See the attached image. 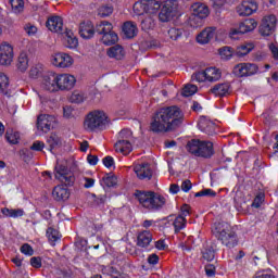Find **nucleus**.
Listing matches in <instances>:
<instances>
[{"label": "nucleus", "instance_id": "1", "mask_svg": "<svg viewBox=\"0 0 278 278\" xmlns=\"http://www.w3.org/2000/svg\"><path fill=\"white\" fill-rule=\"evenodd\" d=\"M184 123V111L177 105L160 109L150 125L151 131L156 134L162 131H173Z\"/></svg>", "mask_w": 278, "mask_h": 278}, {"label": "nucleus", "instance_id": "2", "mask_svg": "<svg viewBox=\"0 0 278 278\" xmlns=\"http://www.w3.org/2000/svg\"><path fill=\"white\" fill-rule=\"evenodd\" d=\"M213 235L224 247L227 249H235L238 247V233H236V229L226 222H219L214 225L212 228Z\"/></svg>", "mask_w": 278, "mask_h": 278}, {"label": "nucleus", "instance_id": "3", "mask_svg": "<svg viewBox=\"0 0 278 278\" xmlns=\"http://www.w3.org/2000/svg\"><path fill=\"white\" fill-rule=\"evenodd\" d=\"M135 195L139 204L150 212H157L166 205V198L154 191H136Z\"/></svg>", "mask_w": 278, "mask_h": 278}, {"label": "nucleus", "instance_id": "4", "mask_svg": "<svg viewBox=\"0 0 278 278\" xmlns=\"http://www.w3.org/2000/svg\"><path fill=\"white\" fill-rule=\"evenodd\" d=\"M109 125L108 114L101 110H93L85 116L83 127L85 131H103Z\"/></svg>", "mask_w": 278, "mask_h": 278}, {"label": "nucleus", "instance_id": "5", "mask_svg": "<svg viewBox=\"0 0 278 278\" xmlns=\"http://www.w3.org/2000/svg\"><path fill=\"white\" fill-rule=\"evenodd\" d=\"M187 151L195 157L210 159L214 155V143L201 139H192L187 143Z\"/></svg>", "mask_w": 278, "mask_h": 278}, {"label": "nucleus", "instance_id": "6", "mask_svg": "<svg viewBox=\"0 0 278 278\" xmlns=\"http://www.w3.org/2000/svg\"><path fill=\"white\" fill-rule=\"evenodd\" d=\"M187 216H190V205L184 204L180 208L179 215H169L167 217V223L174 227L175 233H179V231L186 229V225L188 223L186 219Z\"/></svg>", "mask_w": 278, "mask_h": 278}, {"label": "nucleus", "instance_id": "7", "mask_svg": "<svg viewBox=\"0 0 278 278\" xmlns=\"http://www.w3.org/2000/svg\"><path fill=\"white\" fill-rule=\"evenodd\" d=\"M192 16L189 20L191 27H201V21L210 16V8L201 2H195L191 5Z\"/></svg>", "mask_w": 278, "mask_h": 278}, {"label": "nucleus", "instance_id": "8", "mask_svg": "<svg viewBox=\"0 0 278 278\" xmlns=\"http://www.w3.org/2000/svg\"><path fill=\"white\" fill-rule=\"evenodd\" d=\"M54 177L63 184V186H73L75 184V174L68 169V167L56 163L54 167Z\"/></svg>", "mask_w": 278, "mask_h": 278}, {"label": "nucleus", "instance_id": "9", "mask_svg": "<svg viewBox=\"0 0 278 278\" xmlns=\"http://www.w3.org/2000/svg\"><path fill=\"white\" fill-rule=\"evenodd\" d=\"M223 77V73L217 67H207L204 71L198 72L192 76V79L199 81H218Z\"/></svg>", "mask_w": 278, "mask_h": 278}, {"label": "nucleus", "instance_id": "10", "mask_svg": "<svg viewBox=\"0 0 278 278\" xmlns=\"http://www.w3.org/2000/svg\"><path fill=\"white\" fill-rule=\"evenodd\" d=\"M50 63L55 68H71L75 64V59L66 52H55L50 56Z\"/></svg>", "mask_w": 278, "mask_h": 278}, {"label": "nucleus", "instance_id": "11", "mask_svg": "<svg viewBox=\"0 0 278 278\" xmlns=\"http://www.w3.org/2000/svg\"><path fill=\"white\" fill-rule=\"evenodd\" d=\"M59 81V92H67L68 90H73L75 85L77 84V78L73 74L62 73L58 74Z\"/></svg>", "mask_w": 278, "mask_h": 278}, {"label": "nucleus", "instance_id": "12", "mask_svg": "<svg viewBox=\"0 0 278 278\" xmlns=\"http://www.w3.org/2000/svg\"><path fill=\"white\" fill-rule=\"evenodd\" d=\"M260 67L254 63H240L233 67V74L237 77H251L256 75Z\"/></svg>", "mask_w": 278, "mask_h": 278}, {"label": "nucleus", "instance_id": "13", "mask_svg": "<svg viewBox=\"0 0 278 278\" xmlns=\"http://www.w3.org/2000/svg\"><path fill=\"white\" fill-rule=\"evenodd\" d=\"M41 88L47 92H59L58 73L49 72L46 74L42 77Z\"/></svg>", "mask_w": 278, "mask_h": 278}, {"label": "nucleus", "instance_id": "14", "mask_svg": "<svg viewBox=\"0 0 278 278\" xmlns=\"http://www.w3.org/2000/svg\"><path fill=\"white\" fill-rule=\"evenodd\" d=\"M14 62V48L8 42L0 45V65L10 66Z\"/></svg>", "mask_w": 278, "mask_h": 278}, {"label": "nucleus", "instance_id": "15", "mask_svg": "<svg viewBox=\"0 0 278 278\" xmlns=\"http://www.w3.org/2000/svg\"><path fill=\"white\" fill-rule=\"evenodd\" d=\"M276 27H277V16L267 15L262 20V24L260 26V33L262 34V36H270L275 31Z\"/></svg>", "mask_w": 278, "mask_h": 278}, {"label": "nucleus", "instance_id": "16", "mask_svg": "<svg viewBox=\"0 0 278 278\" xmlns=\"http://www.w3.org/2000/svg\"><path fill=\"white\" fill-rule=\"evenodd\" d=\"M55 125V116L41 114L37 117V129L47 134L51 131Z\"/></svg>", "mask_w": 278, "mask_h": 278}, {"label": "nucleus", "instance_id": "17", "mask_svg": "<svg viewBox=\"0 0 278 278\" xmlns=\"http://www.w3.org/2000/svg\"><path fill=\"white\" fill-rule=\"evenodd\" d=\"M216 34H218V29L214 26H208L198 34L197 42L199 45H210L216 38Z\"/></svg>", "mask_w": 278, "mask_h": 278}, {"label": "nucleus", "instance_id": "18", "mask_svg": "<svg viewBox=\"0 0 278 278\" xmlns=\"http://www.w3.org/2000/svg\"><path fill=\"white\" fill-rule=\"evenodd\" d=\"M257 12V2L253 0H244L237 7L239 16H251Z\"/></svg>", "mask_w": 278, "mask_h": 278}, {"label": "nucleus", "instance_id": "19", "mask_svg": "<svg viewBox=\"0 0 278 278\" xmlns=\"http://www.w3.org/2000/svg\"><path fill=\"white\" fill-rule=\"evenodd\" d=\"M134 172L138 179H147L149 181L153 177V169L149 163L135 164Z\"/></svg>", "mask_w": 278, "mask_h": 278}, {"label": "nucleus", "instance_id": "20", "mask_svg": "<svg viewBox=\"0 0 278 278\" xmlns=\"http://www.w3.org/2000/svg\"><path fill=\"white\" fill-rule=\"evenodd\" d=\"M198 127L207 136H214L216 134V124L212 122V119L207 118L206 116L200 117L198 122Z\"/></svg>", "mask_w": 278, "mask_h": 278}, {"label": "nucleus", "instance_id": "21", "mask_svg": "<svg viewBox=\"0 0 278 278\" xmlns=\"http://www.w3.org/2000/svg\"><path fill=\"white\" fill-rule=\"evenodd\" d=\"M173 3H175V0H165V2H163V7L159 14V20L162 23H168V21H170V17L173 16Z\"/></svg>", "mask_w": 278, "mask_h": 278}, {"label": "nucleus", "instance_id": "22", "mask_svg": "<svg viewBox=\"0 0 278 278\" xmlns=\"http://www.w3.org/2000/svg\"><path fill=\"white\" fill-rule=\"evenodd\" d=\"M47 27L50 31H54L55 34H62V29L64 27V22L61 16H51L47 21Z\"/></svg>", "mask_w": 278, "mask_h": 278}, {"label": "nucleus", "instance_id": "23", "mask_svg": "<svg viewBox=\"0 0 278 278\" xmlns=\"http://www.w3.org/2000/svg\"><path fill=\"white\" fill-rule=\"evenodd\" d=\"M79 35L85 40H88L94 36V26L92 25V22H83L79 25Z\"/></svg>", "mask_w": 278, "mask_h": 278}, {"label": "nucleus", "instance_id": "24", "mask_svg": "<svg viewBox=\"0 0 278 278\" xmlns=\"http://www.w3.org/2000/svg\"><path fill=\"white\" fill-rule=\"evenodd\" d=\"M229 90H231V86L228 83H222L211 88L210 93L214 94V97H227Z\"/></svg>", "mask_w": 278, "mask_h": 278}, {"label": "nucleus", "instance_id": "25", "mask_svg": "<svg viewBox=\"0 0 278 278\" xmlns=\"http://www.w3.org/2000/svg\"><path fill=\"white\" fill-rule=\"evenodd\" d=\"M116 153H122V155H129L131 151H134V147L131 146V141L129 140H117L115 143Z\"/></svg>", "mask_w": 278, "mask_h": 278}, {"label": "nucleus", "instance_id": "26", "mask_svg": "<svg viewBox=\"0 0 278 278\" xmlns=\"http://www.w3.org/2000/svg\"><path fill=\"white\" fill-rule=\"evenodd\" d=\"M52 197L55 201H66L71 197V191L62 185L54 187Z\"/></svg>", "mask_w": 278, "mask_h": 278}, {"label": "nucleus", "instance_id": "27", "mask_svg": "<svg viewBox=\"0 0 278 278\" xmlns=\"http://www.w3.org/2000/svg\"><path fill=\"white\" fill-rule=\"evenodd\" d=\"M153 241V235H151L150 231H141L137 236V247H140L141 249H147L149 244Z\"/></svg>", "mask_w": 278, "mask_h": 278}, {"label": "nucleus", "instance_id": "28", "mask_svg": "<svg viewBox=\"0 0 278 278\" xmlns=\"http://www.w3.org/2000/svg\"><path fill=\"white\" fill-rule=\"evenodd\" d=\"M106 55L112 60H123L125 58V49L121 45L113 46L108 49Z\"/></svg>", "mask_w": 278, "mask_h": 278}, {"label": "nucleus", "instance_id": "29", "mask_svg": "<svg viewBox=\"0 0 278 278\" xmlns=\"http://www.w3.org/2000/svg\"><path fill=\"white\" fill-rule=\"evenodd\" d=\"M148 14H157L166 0H146Z\"/></svg>", "mask_w": 278, "mask_h": 278}, {"label": "nucleus", "instance_id": "30", "mask_svg": "<svg viewBox=\"0 0 278 278\" xmlns=\"http://www.w3.org/2000/svg\"><path fill=\"white\" fill-rule=\"evenodd\" d=\"M16 68L20 70L21 73H25V71L29 68V56L27 55V52L20 53L16 62Z\"/></svg>", "mask_w": 278, "mask_h": 278}, {"label": "nucleus", "instance_id": "31", "mask_svg": "<svg viewBox=\"0 0 278 278\" xmlns=\"http://www.w3.org/2000/svg\"><path fill=\"white\" fill-rule=\"evenodd\" d=\"M123 33L126 38H135L138 35V26L134 22H126L123 25Z\"/></svg>", "mask_w": 278, "mask_h": 278}, {"label": "nucleus", "instance_id": "32", "mask_svg": "<svg viewBox=\"0 0 278 278\" xmlns=\"http://www.w3.org/2000/svg\"><path fill=\"white\" fill-rule=\"evenodd\" d=\"M257 27V22L254 18H248L239 25V31L241 34H249Z\"/></svg>", "mask_w": 278, "mask_h": 278}, {"label": "nucleus", "instance_id": "33", "mask_svg": "<svg viewBox=\"0 0 278 278\" xmlns=\"http://www.w3.org/2000/svg\"><path fill=\"white\" fill-rule=\"evenodd\" d=\"M253 49H255V45H253L252 42H248L237 47L235 53L237 58H244V55H249L250 51H252Z\"/></svg>", "mask_w": 278, "mask_h": 278}, {"label": "nucleus", "instance_id": "34", "mask_svg": "<svg viewBox=\"0 0 278 278\" xmlns=\"http://www.w3.org/2000/svg\"><path fill=\"white\" fill-rule=\"evenodd\" d=\"M77 45H79V41L77 40V37H75L73 30H66L65 47H67V49H77Z\"/></svg>", "mask_w": 278, "mask_h": 278}, {"label": "nucleus", "instance_id": "35", "mask_svg": "<svg viewBox=\"0 0 278 278\" xmlns=\"http://www.w3.org/2000/svg\"><path fill=\"white\" fill-rule=\"evenodd\" d=\"M3 216H8L9 218H21L25 216V211L23 208H8L4 207L1 210Z\"/></svg>", "mask_w": 278, "mask_h": 278}, {"label": "nucleus", "instance_id": "36", "mask_svg": "<svg viewBox=\"0 0 278 278\" xmlns=\"http://www.w3.org/2000/svg\"><path fill=\"white\" fill-rule=\"evenodd\" d=\"M113 29L112 23L108 21H102L96 26L97 34H100V36H105V34H110Z\"/></svg>", "mask_w": 278, "mask_h": 278}, {"label": "nucleus", "instance_id": "37", "mask_svg": "<svg viewBox=\"0 0 278 278\" xmlns=\"http://www.w3.org/2000/svg\"><path fill=\"white\" fill-rule=\"evenodd\" d=\"M147 5V0H141L134 4L132 10L137 16H142V14H149Z\"/></svg>", "mask_w": 278, "mask_h": 278}, {"label": "nucleus", "instance_id": "38", "mask_svg": "<svg viewBox=\"0 0 278 278\" xmlns=\"http://www.w3.org/2000/svg\"><path fill=\"white\" fill-rule=\"evenodd\" d=\"M101 41L106 46L116 45L118 42V35L111 30L102 36Z\"/></svg>", "mask_w": 278, "mask_h": 278}, {"label": "nucleus", "instance_id": "39", "mask_svg": "<svg viewBox=\"0 0 278 278\" xmlns=\"http://www.w3.org/2000/svg\"><path fill=\"white\" fill-rule=\"evenodd\" d=\"M5 140L9 142V144H18L21 140V132L15 130H7Z\"/></svg>", "mask_w": 278, "mask_h": 278}, {"label": "nucleus", "instance_id": "40", "mask_svg": "<svg viewBox=\"0 0 278 278\" xmlns=\"http://www.w3.org/2000/svg\"><path fill=\"white\" fill-rule=\"evenodd\" d=\"M47 238H48L50 244L55 245V242H58V240H60L62 238V235H60V231L50 227L47 229Z\"/></svg>", "mask_w": 278, "mask_h": 278}, {"label": "nucleus", "instance_id": "41", "mask_svg": "<svg viewBox=\"0 0 278 278\" xmlns=\"http://www.w3.org/2000/svg\"><path fill=\"white\" fill-rule=\"evenodd\" d=\"M42 71H45V65H42L40 63L35 64L30 67L29 77L31 79H38V77H40V75H42Z\"/></svg>", "mask_w": 278, "mask_h": 278}, {"label": "nucleus", "instance_id": "42", "mask_svg": "<svg viewBox=\"0 0 278 278\" xmlns=\"http://www.w3.org/2000/svg\"><path fill=\"white\" fill-rule=\"evenodd\" d=\"M113 12H114V7H112L110 4L102 5L98 9V14L102 18H105L106 16H111V14H113Z\"/></svg>", "mask_w": 278, "mask_h": 278}, {"label": "nucleus", "instance_id": "43", "mask_svg": "<svg viewBox=\"0 0 278 278\" xmlns=\"http://www.w3.org/2000/svg\"><path fill=\"white\" fill-rule=\"evenodd\" d=\"M10 4L15 14H21L25 9V2L23 0H10Z\"/></svg>", "mask_w": 278, "mask_h": 278}, {"label": "nucleus", "instance_id": "44", "mask_svg": "<svg viewBox=\"0 0 278 278\" xmlns=\"http://www.w3.org/2000/svg\"><path fill=\"white\" fill-rule=\"evenodd\" d=\"M153 27H155V20L153 18V16L149 15L141 21V29H144V31L153 29Z\"/></svg>", "mask_w": 278, "mask_h": 278}, {"label": "nucleus", "instance_id": "45", "mask_svg": "<svg viewBox=\"0 0 278 278\" xmlns=\"http://www.w3.org/2000/svg\"><path fill=\"white\" fill-rule=\"evenodd\" d=\"M8 86H10V79L4 73L0 72V94H5Z\"/></svg>", "mask_w": 278, "mask_h": 278}, {"label": "nucleus", "instance_id": "46", "mask_svg": "<svg viewBox=\"0 0 278 278\" xmlns=\"http://www.w3.org/2000/svg\"><path fill=\"white\" fill-rule=\"evenodd\" d=\"M198 90L199 88L197 87V85H186L182 88L181 94L182 97H192V94H197Z\"/></svg>", "mask_w": 278, "mask_h": 278}, {"label": "nucleus", "instance_id": "47", "mask_svg": "<svg viewBox=\"0 0 278 278\" xmlns=\"http://www.w3.org/2000/svg\"><path fill=\"white\" fill-rule=\"evenodd\" d=\"M252 278H276L275 273L270 269H263L256 271Z\"/></svg>", "mask_w": 278, "mask_h": 278}, {"label": "nucleus", "instance_id": "48", "mask_svg": "<svg viewBox=\"0 0 278 278\" xmlns=\"http://www.w3.org/2000/svg\"><path fill=\"white\" fill-rule=\"evenodd\" d=\"M48 144H50V149H55V148L60 147V144H62V139H60V137L58 135L52 134L48 138Z\"/></svg>", "mask_w": 278, "mask_h": 278}, {"label": "nucleus", "instance_id": "49", "mask_svg": "<svg viewBox=\"0 0 278 278\" xmlns=\"http://www.w3.org/2000/svg\"><path fill=\"white\" fill-rule=\"evenodd\" d=\"M219 55L222 60H231V58L233 56V50H231L230 47H224L219 49Z\"/></svg>", "mask_w": 278, "mask_h": 278}, {"label": "nucleus", "instance_id": "50", "mask_svg": "<svg viewBox=\"0 0 278 278\" xmlns=\"http://www.w3.org/2000/svg\"><path fill=\"white\" fill-rule=\"evenodd\" d=\"M168 36H169V38H170V40H179V38L181 37V36H184V29H181V28H170L169 30H168Z\"/></svg>", "mask_w": 278, "mask_h": 278}, {"label": "nucleus", "instance_id": "51", "mask_svg": "<svg viewBox=\"0 0 278 278\" xmlns=\"http://www.w3.org/2000/svg\"><path fill=\"white\" fill-rule=\"evenodd\" d=\"M266 199V195L264 192L257 193V195L254 198L252 202V207H255L256 210L262 207V203H264V200Z\"/></svg>", "mask_w": 278, "mask_h": 278}, {"label": "nucleus", "instance_id": "52", "mask_svg": "<svg viewBox=\"0 0 278 278\" xmlns=\"http://www.w3.org/2000/svg\"><path fill=\"white\" fill-rule=\"evenodd\" d=\"M102 181L108 186V188H114L116 186V176L112 174H106L103 178Z\"/></svg>", "mask_w": 278, "mask_h": 278}, {"label": "nucleus", "instance_id": "53", "mask_svg": "<svg viewBox=\"0 0 278 278\" xmlns=\"http://www.w3.org/2000/svg\"><path fill=\"white\" fill-rule=\"evenodd\" d=\"M86 100V97H84V93L79 91H74L71 97L72 103H84Z\"/></svg>", "mask_w": 278, "mask_h": 278}, {"label": "nucleus", "instance_id": "54", "mask_svg": "<svg viewBox=\"0 0 278 278\" xmlns=\"http://www.w3.org/2000/svg\"><path fill=\"white\" fill-rule=\"evenodd\" d=\"M24 31L27 34V36H36V34H38V27L31 23H28L25 24Z\"/></svg>", "mask_w": 278, "mask_h": 278}, {"label": "nucleus", "instance_id": "55", "mask_svg": "<svg viewBox=\"0 0 278 278\" xmlns=\"http://www.w3.org/2000/svg\"><path fill=\"white\" fill-rule=\"evenodd\" d=\"M132 132L129 129H122L118 134V140H128L131 142Z\"/></svg>", "mask_w": 278, "mask_h": 278}, {"label": "nucleus", "instance_id": "56", "mask_svg": "<svg viewBox=\"0 0 278 278\" xmlns=\"http://www.w3.org/2000/svg\"><path fill=\"white\" fill-rule=\"evenodd\" d=\"M63 116L64 118H75V109L72 106H64Z\"/></svg>", "mask_w": 278, "mask_h": 278}, {"label": "nucleus", "instance_id": "57", "mask_svg": "<svg viewBox=\"0 0 278 278\" xmlns=\"http://www.w3.org/2000/svg\"><path fill=\"white\" fill-rule=\"evenodd\" d=\"M21 253L31 256L34 255V249L31 248V245H29V243H25L21 247Z\"/></svg>", "mask_w": 278, "mask_h": 278}, {"label": "nucleus", "instance_id": "58", "mask_svg": "<svg viewBox=\"0 0 278 278\" xmlns=\"http://www.w3.org/2000/svg\"><path fill=\"white\" fill-rule=\"evenodd\" d=\"M195 197H216V192L212 189H204L195 193Z\"/></svg>", "mask_w": 278, "mask_h": 278}, {"label": "nucleus", "instance_id": "59", "mask_svg": "<svg viewBox=\"0 0 278 278\" xmlns=\"http://www.w3.org/2000/svg\"><path fill=\"white\" fill-rule=\"evenodd\" d=\"M42 149H45V142L42 141H34L30 146V151H42Z\"/></svg>", "mask_w": 278, "mask_h": 278}, {"label": "nucleus", "instance_id": "60", "mask_svg": "<svg viewBox=\"0 0 278 278\" xmlns=\"http://www.w3.org/2000/svg\"><path fill=\"white\" fill-rule=\"evenodd\" d=\"M215 257L214 250H205L203 252V258L206 260V262H212Z\"/></svg>", "mask_w": 278, "mask_h": 278}, {"label": "nucleus", "instance_id": "61", "mask_svg": "<svg viewBox=\"0 0 278 278\" xmlns=\"http://www.w3.org/2000/svg\"><path fill=\"white\" fill-rule=\"evenodd\" d=\"M205 274L207 277H214L216 275V267L213 264H207L205 266Z\"/></svg>", "mask_w": 278, "mask_h": 278}, {"label": "nucleus", "instance_id": "62", "mask_svg": "<svg viewBox=\"0 0 278 278\" xmlns=\"http://www.w3.org/2000/svg\"><path fill=\"white\" fill-rule=\"evenodd\" d=\"M30 266H33V268H41L42 260L40 257H31Z\"/></svg>", "mask_w": 278, "mask_h": 278}, {"label": "nucleus", "instance_id": "63", "mask_svg": "<svg viewBox=\"0 0 278 278\" xmlns=\"http://www.w3.org/2000/svg\"><path fill=\"white\" fill-rule=\"evenodd\" d=\"M103 165L106 167V168H112V166H114V157L112 156H105L103 160Z\"/></svg>", "mask_w": 278, "mask_h": 278}, {"label": "nucleus", "instance_id": "64", "mask_svg": "<svg viewBox=\"0 0 278 278\" xmlns=\"http://www.w3.org/2000/svg\"><path fill=\"white\" fill-rule=\"evenodd\" d=\"M269 50L271 52V55L274 58V60H278V46L275 43H270L269 45Z\"/></svg>", "mask_w": 278, "mask_h": 278}]
</instances>
